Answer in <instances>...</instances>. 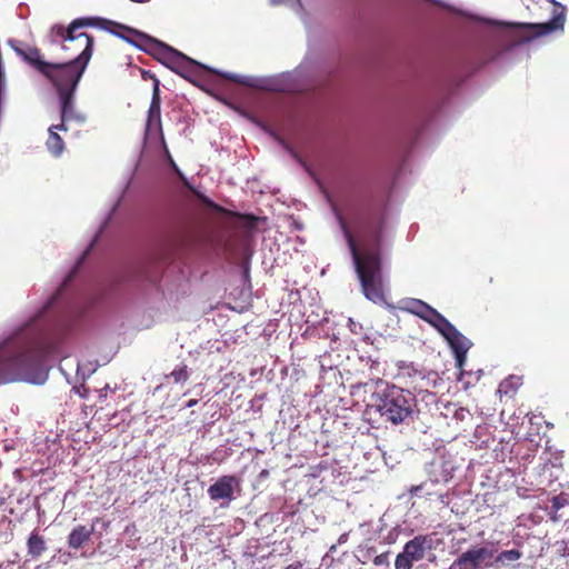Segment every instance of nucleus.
I'll return each instance as SVG.
<instances>
[{"label":"nucleus","mask_w":569,"mask_h":569,"mask_svg":"<svg viewBox=\"0 0 569 569\" xmlns=\"http://www.w3.org/2000/svg\"><path fill=\"white\" fill-rule=\"evenodd\" d=\"M522 557V552L518 549L501 551L495 559L496 563L506 565L507 562L517 561Z\"/></svg>","instance_id":"4be33fe9"},{"label":"nucleus","mask_w":569,"mask_h":569,"mask_svg":"<svg viewBox=\"0 0 569 569\" xmlns=\"http://www.w3.org/2000/svg\"><path fill=\"white\" fill-rule=\"evenodd\" d=\"M46 351L39 340L24 336L0 346V383L27 381L43 383L48 377Z\"/></svg>","instance_id":"f03ea898"},{"label":"nucleus","mask_w":569,"mask_h":569,"mask_svg":"<svg viewBox=\"0 0 569 569\" xmlns=\"http://www.w3.org/2000/svg\"><path fill=\"white\" fill-rule=\"evenodd\" d=\"M431 306H429L427 302L419 300V299H410L407 301L406 310L411 312L412 315L418 316L422 320H425V317L428 316L429 311L431 310Z\"/></svg>","instance_id":"412c9836"},{"label":"nucleus","mask_w":569,"mask_h":569,"mask_svg":"<svg viewBox=\"0 0 569 569\" xmlns=\"http://www.w3.org/2000/svg\"><path fill=\"white\" fill-rule=\"evenodd\" d=\"M27 547L28 553L32 558H38L46 550V541L37 530H33L28 539Z\"/></svg>","instance_id":"6ab92c4d"},{"label":"nucleus","mask_w":569,"mask_h":569,"mask_svg":"<svg viewBox=\"0 0 569 569\" xmlns=\"http://www.w3.org/2000/svg\"><path fill=\"white\" fill-rule=\"evenodd\" d=\"M408 376L412 378V382L416 383V388L426 391L436 389L442 382V379L439 377L438 372L432 370L425 371L411 368V371H408Z\"/></svg>","instance_id":"f8f14e48"},{"label":"nucleus","mask_w":569,"mask_h":569,"mask_svg":"<svg viewBox=\"0 0 569 569\" xmlns=\"http://www.w3.org/2000/svg\"><path fill=\"white\" fill-rule=\"evenodd\" d=\"M425 321L436 328L443 337H446L455 327L448 319H446L435 308H431Z\"/></svg>","instance_id":"f3484780"},{"label":"nucleus","mask_w":569,"mask_h":569,"mask_svg":"<svg viewBox=\"0 0 569 569\" xmlns=\"http://www.w3.org/2000/svg\"><path fill=\"white\" fill-rule=\"evenodd\" d=\"M198 403V400L197 399H191L187 402V407L188 408H191L193 406H196Z\"/></svg>","instance_id":"f704fd0d"},{"label":"nucleus","mask_w":569,"mask_h":569,"mask_svg":"<svg viewBox=\"0 0 569 569\" xmlns=\"http://www.w3.org/2000/svg\"><path fill=\"white\" fill-rule=\"evenodd\" d=\"M425 321L436 328L443 337H446L455 327L448 319H446L435 308H431Z\"/></svg>","instance_id":"dca6fc26"},{"label":"nucleus","mask_w":569,"mask_h":569,"mask_svg":"<svg viewBox=\"0 0 569 569\" xmlns=\"http://www.w3.org/2000/svg\"><path fill=\"white\" fill-rule=\"evenodd\" d=\"M373 565L377 567L389 565V551L382 552L375 557Z\"/></svg>","instance_id":"a878e982"},{"label":"nucleus","mask_w":569,"mask_h":569,"mask_svg":"<svg viewBox=\"0 0 569 569\" xmlns=\"http://www.w3.org/2000/svg\"><path fill=\"white\" fill-rule=\"evenodd\" d=\"M238 486L239 480L236 476H222L209 487L208 495L214 501L221 499L232 500L234 487Z\"/></svg>","instance_id":"9b49d317"},{"label":"nucleus","mask_w":569,"mask_h":569,"mask_svg":"<svg viewBox=\"0 0 569 569\" xmlns=\"http://www.w3.org/2000/svg\"><path fill=\"white\" fill-rule=\"evenodd\" d=\"M157 132L163 139L162 124H161V96H160V81L154 79L152 88L151 102L148 110L146 134L150 136Z\"/></svg>","instance_id":"6e6552de"},{"label":"nucleus","mask_w":569,"mask_h":569,"mask_svg":"<svg viewBox=\"0 0 569 569\" xmlns=\"http://www.w3.org/2000/svg\"><path fill=\"white\" fill-rule=\"evenodd\" d=\"M141 76L143 80H152L154 82V79H158L153 73H151L149 70H142Z\"/></svg>","instance_id":"473e14b6"},{"label":"nucleus","mask_w":569,"mask_h":569,"mask_svg":"<svg viewBox=\"0 0 569 569\" xmlns=\"http://www.w3.org/2000/svg\"><path fill=\"white\" fill-rule=\"evenodd\" d=\"M47 150L56 158L62 156L66 150V144L61 136L57 131L56 126H50L48 129V139L46 141Z\"/></svg>","instance_id":"2eb2a0df"},{"label":"nucleus","mask_w":569,"mask_h":569,"mask_svg":"<svg viewBox=\"0 0 569 569\" xmlns=\"http://www.w3.org/2000/svg\"><path fill=\"white\" fill-rule=\"evenodd\" d=\"M568 502V499L566 498L565 495H558V496H555L552 499H551V509L555 510V511H558L559 509H561L566 503Z\"/></svg>","instance_id":"393cba45"},{"label":"nucleus","mask_w":569,"mask_h":569,"mask_svg":"<svg viewBox=\"0 0 569 569\" xmlns=\"http://www.w3.org/2000/svg\"><path fill=\"white\" fill-rule=\"evenodd\" d=\"M443 338L448 341L453 352L460 353V357L463 356V353H467L471 347L470 340L467 339L456 327H453L452 330Z\"/></svg>","instance_id":"4468645a"},{"label":"nucleus","mask_w":569,"mask_h":569,"mask_svg":"<svg viewBox=\"0 0 569 569\" xmlns=\"http://www.w3.org/2000/svg\"><path fill=\"white\" fill-rule=\"evenodd\" d=\"M443 9L448 10L449 12H452L455 14H458V16H461V17H466V18H470V16L455 7H451V6H447V4H442L441 6Z\"/></svg>","instance_id":"cd10ccee"},{"label":"nucleus","mask_w":569,"mask_h":569,"mask_svg":"<svg viewBox=\"0 0 569 569\" xmlns=\"http://www.w3.org/2000/svg\"><path fill=\"white\" fill-rule=\"evenodd\" d=\"M110 22L111 23H107L103 29H107L108 26H116L140 38L147 44V51H150L158 59V61H160L162 64L168 67L177 74L183 77L184 79L190 80L191 77L198 74V70H209L203 64L194 61L193 59L187 57L182 52L173 49L172 47L157 39H153L130 27L118 24L112 21Z\"/></svg>","instance_id":"20e7f679"},{"label":"nucleus","mask_w":569,"mask_h":569,"mask_svg":"<svg viewBox=\"0 0 569 569\" xmlns=\"http://www.w3.org/2000/svg\"><path fill=\"white\" fill-rule=\"evenodd\" d=\"M94 527L88 528L83 525L74 527L68 536V546L71 549L78 550L82 548L92 537Z\"/></svg>","instance_id":"ddd939ff"},{"label":"nucleus","mask_w":569,"mask_h":569,"mask_svg":"<svg viewBox=\"0 0 569 569\" xmlns=\"http://www.w3.org/2000/svg\"><path fill=\"white\" fill-rule=\"evenodd\" d=\"M425 321L436 328L443 337H446L455 327L448 319H446L435 308H431Z\"/></svg>","instance_id":"a211bd4d"},{"label":"nucleus","mask_w":569,"mask_h":569,"mask_svg":"<svg viewBox=\"0 0 569 569\" xmlns=\"http://www.w3.org/2000/svg\"><path fill=\"white\" fill-rule=\"evenodd\" d=\"M495 553L493 549L481 547L469 549L462 552L450 566L449 569H479L485 559L491 558Z\"/></svg>","instance_id":"9d476101"},{"label":"nucleus","mask_w":569,"mask_h":569,"mask_svg":"<svg viewBox=\"0 0 569 569\" xmlns=\"http://www.w3.org/2000/svg\"><path fill=\"white\" fill-rule=\"evenodd\" d=\"M68 123H69L68 120L60 119V123L54 124L57 127V131H64V132L68 131L69 130Z\"/></svg>","instance_id":"2f4dec72"},{"label":"nucleus","mask_w":569,"mask_h":569,"mask_svg":"<svg viewBox=\"0 0 569 569\" xmlns=\"http://www.w3.org/2000/svg\"><path fill=\"white\" fill-rule=\"evenodd\" d=\"M455 353V358H456V362H457V366L459 368H462L466 359H467V353H463V356L460 357V353L459 352H453Z\"/></svg>","instance_id":"c756f323"},{"label":"nucleus","mask_w":569,"mask_h":569,"mask_svg":"<svg viewBox=\"0 0 569 569\" xmlns=\"http://www.w3.org/2000/svg\"><path fill=\"white\" fill-rule=\"evenodd\" d=\"M221 77H223L224 79H228V80H231L236 83H243V81L241 80L240 77L236 76V74H228V73H220Z\"/></svg>","instance_id":"7c9ffc66"},{"label":"nucleus","mask_w":569,"mask_h":569,"mask_svg":"<svg viewBox=\"0 0 569 569\" xmlns=\"http://www.w3.org/2000/svg\"><path fill=\"white\" fill-rule=\"evenodd\" d=\"M348 537H349V533H347V532L342 533V535L339 537V539H338V543L342 545V543L347 542Z\"/></svg>","instance_id":"72a5a7b5"},{"label":"nucleus","mask_w":569,"mask_h":569,"mask_svg":"<svg viewBox=\"0 0 569 569\" xmlns=\"http://www.w3.org/2000/svg\"><path fill=\"white\" fill-rule=\"evenodd\" d=\"M433 548V540L430 535H418L403 546L402 552L398 553L395 560V569H412L413 562L426 557V552Z\"/></svg>","instance_id":"0eeeda50"},{"label":"nucleus","mask_w":569,"mask_h":569,"mask_svg":"<svg viewBox=\"0 0 569 569\" xmlns=\"http://www.w3.org/2000/svg\"><path fill=\"white\" fill-rule=\"evenodd\" d=\"M552 8V18L543 23L528 24L533 30L535 37H542L557 30H563L566 21V7L556 0H550Z\"/></svg>","instance_id":"1a4fd4ad"},{"label":"nucleus","mask_w":569,"mask_h":569,"mask_svg":"<svg viewBox=\"0 0 569 569\" xmlns=\"http://www.w3.org/2000/svg\"><path fill=\"white\" fill-rule=\"evenodd\" d=\"M300 565H289L284 569H298Z\"/></svg>","instance_id":"c9c22d12"},{"label":"nucleus","mask_w":569,"mask_h":569,"mask_svg":"<svg viewBox=\"0 0 569 569\" xmlns=\"http://www.w3.org/2000/svg\"><path fill=\"white\" fill-rule=\"evenodd\" d=\"M513 381H515L513 377H509V378L505 379L503 381H501L499 385V388H498V392L505 393L507 396L515 393L516 387H515Z\"/></svg>","instance_id":"b1692460"},{"label":"nucleus","mask_w":569,"mask_h":569,"mask_svg":"<svg viewBox=\"0 0 569 569\" xmlns=\"http://www.w3.org/2000/svg\"><path fill=\"white\" fill-rule=\"evenodd\" d=\"M113 34H117V36L121 37L122 39L127 40L128 42L137 46L138 48H140L142 50H148L147 49V44L140 38H138V37H136V38L139 40V42L136 41V40L129 39V38L122 36V34H119V33H117V31H113Z\"/></svg>","instance_id":"bb28decb"},{"label":"nucleus","mask_w":569,"mask_h":569,"mask_svg":"<svg viewBox=\"0 0 569 569\" xmlns=\"http://www.w3.org/2000/svg\"><path fill=\"white\" fill-rule=\"evenodd\" d=\"M107 23H111L110 20L99 17H82L72 20L70 22L69 28L56 29L57 33L64 41L78 40L83 46V50L80 53V60L82 61V63L69 73L62 74L61 79L52 83V86L57 90L60 102L61 120H68L69 122H76L79 124L86 122V116L76 110L74 92L92 57L94 40L90 34L82 31V29L87 27L104 28Z\"/></svg>","instance_id":"f257e3e1"},{"label":"nucleus","mask_w":569,"mask_h":569,"mask_svg":"<svg viewBox=\"0 0 569 569\" xmlns=\"http://www.w3.org/2000/svg\"><path fill=\"white\" fill-rule=\"evenodd\" d=\"M176 383L186 382L189 379L187 365H181L173 369L169 376Z\"/></svg>","instance_id":"5701e85b"},{"label":"nucleus","mask_w":569,"mask_h":569,"mask_svg":"<svg viewBox=\"0 0 569 569\" xmlns=\"http://www.w3.org/2000/svg\"><path fill=\"white\" fill-rule=\"evenodd\" d=\"M202 201H203L208 207L212 208V209H213V210H216V211H219V212L223 211V209H222L220 206L216 204L214 202H212V201H211L210 199H208V198H202Z\"/></svg>","instance_id":"c85d7f7f"},{"label":"nucleus","mask_w":569,"mask_h":569,"mask_svg":"<svg viewBox=\"0 0 569 569\" xmlns=\"http://www.w3.org/2000/svg\"><path fill=\"white\" fill-rule=\"evenodd\" d=\"M340 227L345 233L350 252L353 258L362 292L367 299L375 303L385 301V292L381 284V260L379 253L380 234L377 231L373 236V244L365 247L360 252L356 240L341 216L338 217Z\"/></svg>","instance_id":"7ed1b4c3"},{"label":"nucleus","mask_w":569,"mask_h":569,"mask_svg":"<svg viewBox=\"0 0 569 569\" xmlns=\"http://www.w3.org/2000/svg\"><path fill=\"white\" fill-rule=\"evenodd\" d=\"M16 53L30 67L42 74L51 84L61 79L74 68L80 66V54L63 63L48 62L37 47L26 46L24 48H14Z\"/></svg>","instance_id":"423d86ee"},{"label":"nucleus","mask_w":569,"mask_h":569,"mask_svg":"<svg viewBox=\"0 0 569 569\" xmlns=\"http://www.w3.org/2000/svg\"><path fill=\"white\" fill-rule=\"evenodd\" d=\"M70 24L67 27L69 28ZM57 28H64L63 26L61 24H56L51 28V34H52V41L56 42V41H61L62 43V49L66 50V51H72V52H76V51H79L78 56L81 53V51L83 50V46L81 44L80 41L78 40H73V41H64L56 31Z\"/></svg>","instance_id":"aec40b11"},{"label":"nucleus","mask_w":569,"mask_h":569,"mask_svg":"<svg viewBox=\"0 0 569 569\" xmlns=\"http://www.w3.org/2000/svg\"><path fill=\"white\" fill-rule=\"evenodd\" d=\"M411 393L397 386H388L377 396L376 408L380 416L393 425L403 422L412 413Z\"/></svg>","instance_id":"39448f33"}]
</instances>
